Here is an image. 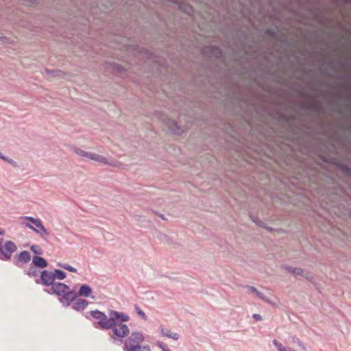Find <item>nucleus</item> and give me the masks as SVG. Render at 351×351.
Segmentation results:
<instances>
[{
  "label": "nucleus",
  "instance_id": "393cba45",
  "mask_svg": "<svg viewBox=\"0 0 351 351\" xmlns=\"http://www.w3.org/2000/svg\"><path fill=\"white\" fill-rule=\"evenodd\" d=\"M52 272L53 276L55 277V280L56 279L59 280H62L65 279L66 277V274L63 270H61L60 269H56Z\"/></svg>",
  "mask_w": 351,
  "mask_h": 351
},
{
  "label": "nucleus",
  "instance_id": "f3484780",
  "mask_svg": "<svg viewBox=\"0 0 351 351\" xmlns=\"http://www.w3.org/2000/svg\"><path fill=\"white\" fill-rule=\"evenodd\" d=\"M173 3L175 4V5H177L178 7V9L181 12H184V13H185V14H188L189 16H191V15L193 14L194 9L188 3H186L184 1H180L177 0V3Z\"/></svg>",
  "mask_w": 351,
  "mask_h": 351
},
{
  "label": "nucleus",
  "instance_id": "c03bdc74",
  "mask_svg": "<svg viewBox=\"0 0 351 351\" xmlns=\"http://www.w3.org/2000/svg\"><path fill=\"white\" fill-rule=\"evenodd\" d=\"M339 128L341 130H351V124L350 123H341L339 125Z\"/></svg>",
  "mask_w": 351,
  "mask_h": 351
},
{
  "label": "nucleus",
  "instance_id": "bb28decb",
  "mask_svg": "<svg viewBox=\"0 0 351 351\" xmlns=\"http://www.w3.org/2000/svg\"><path fill=\"white\" fill-rule=\"evenodd\" d=\"M57 266L59 267H61L64 269H66L70 272H73V273L77 272V269L75 267H73L66 263H58Z\"/></svg>",
  "mask_w": 351,
  "mask_h": 351
},
{
  "label": "nucleus",
  "instance_id": "c85d7f7f",
  "mask_svg": "<svg viewBox=\"0 0 351 351\" xmlns=\"http://www.w3.org/2000/svg\"><path fill=\"white\" fill-rule=\"evenodd\" d=\"M112 67L113 71H114L119 73H123L124 72L126 71V69L124 66H123L119 64H117V63H112Z\"/></svg>",
  "mask_w": 351,
  "mask_h": 351
},
{
  "label": "nucleus",
  "instance_id": "2f4dec72",
  "mask_svg": "<svg viewBox=\"0 0 351 351\" xmlns=\"http://www.w3.org/2000/svg\"><path fill=\"white\" fill-rule=\"evenodd\" d=\"M296 120V116L293 114H287V124L288 125H291L292 127H296L294 125V122Z\"/></svg>",
  "mask_w": 351,
  "mask_h": 351
},
{
  "label": "nucleus",
  "instance_id": "a211bd4d",
  "mask_svg": "<svg viewBox=\"0 0 351 351\" xmlns=\"http://www.w3.org/2000/svg\"><path fill=\"white\" fill-rule=\"evenodd\" d=\"M76 293L77 294V296H82L85 298L91 297L92 298H94V297L92 296L93 289L87 284H82V285H80L78 291L76 292Z\"/></svg>",
  "mask_w": 351,
  "mask_h": 351
},
{
  "label": "nucleus",
  "instance_id": "69168bd1",
  "mask_svg": "<svg viewBox=\"0 0 351 351\" xmlns=\"http://www.w3.org/2000/svg\"><path fill=\"white\" fill-rule=\"evenodd\" d=\"M348 84H351V80L350 82H348Z\"/></svg>",
  "mask_w": 351,
  "mask_h": 351
},
{
  "label": "nucleus",
  "instance_id": "a19ab883",
  "mask_svg": "<svg viewBox=\"0 0 351 351\" xmlns=\"http://www.w3.org/2000/svg\"><path fill=\"white\" fill-rule=\"evenodd\" d=\"M97 156H98V154H97L87 152L85 157L88 158L90 160L97 161Z\"/></svg>",
  "mask_w": 351,
  "mask_h": 351
},
{
  "label": "nucleus",
  "instance_id": "de8ad7c7",
  "mask_svg": "<svg viewBox=\"0 0 351 351\" xmlns=\"http://www.w3.org/2000/svg\"><path fill=\"white\" fill-rule=\"evenodd\" d=\"M281 43L283 45H285V46H287V47H289L291 46V40L289 38H282L281 40Z\"/></svg>",
  "mask_w": 351,
  "mask_h": 351
},
{
  "label": "nucleus",
  "instance_id": "aec40b11",
  "mask_svg": "<svg viewBox=\"0 0 351 351\" xmlns=\"http://www.w3.org/2000/svg\"><path fill=\"white\" fill-rule=\"evenodd\" d=\"M32 262L36 268L38 269H45L48 266L47 260L40 256H34L32 257Z\"/></svg>",
  "mask_w": 351,
  "mask_h": 351
},
{
  "label": "nucleus",
  "instance_id": "473e14b6",
  "mask_svg": "<svg viewBox=\"0 0 351 351\" xmlns=\"http://www.w3.org/2000/svg\"><path fill=\"white\" fill-rule=\"evenodd\" d=\"M250 219H252V221L257 226H259V227H263V225H264V223L263 221H261L258 217L256 216H254L253 215H250Z\"/></svg>",
  "mask_w": 351,
  "mask_h": 351
},
{
  "label": "nucleus",
  "instance_id": "bf43d9fd",
  "mask_svg": "<svg viewBox=\"0 0 351 351\" xmlns=\"http://www.w3.org/2000/svg\"><path fill=\"white\" fill-rule=\"evenodd\" d=\"M1 43H4V42H5V40H7V38L1 36Z\"/></svg>",
  "mask_w": 351,
  "mask_h": 351
},
{
  "label": "nucleus",
  "instance_id": "79ce46f5",
  "mask_svg": "<svg viewBox=\"0 0 351 351\" xmlns=\"http://www.w3.org/2000/svg\"><path fill=\"white\" fill-rule=\"evenodd\" d=\"M302 276L305 279L308 280L309 282H313V280H314V277H313V276L310 272H306V273L304 274V272L303 271V276Z\"/></svg>",
  "mask_w": 351,
  "mask_h": 351
},
{
  "label": "nucleus",
  "instance_id": "2eb2a0df",
  "mask_svg": "<svg viewBox=\"0 0 351 351\" xmlns=\"http://www.w3.org/2000/svg\"><path fill=\"white\" fill-rule=\"evenodd\" d=\"M67 285L60 282H55L51 286L49 290L45 289L44 291L49 295H56L57 296H60L63 291L66 289Z\"/></svg>",
  "mask_w": 351,
  "mask_h": 351
},
{
  "label": "nucleus",
  "instance_id": "9b49d317",
  "mask_svg": "<svg viewBox=\"0 0 351 351\" xmlns=\"http://www.w3.org/2000/svg\"><path fill=\"white\" fill-rule=\"evenodd\" d=\"M55 277L53 272L47 269H43L40 273V278H36V284H41L43 286H51L55 282Z\"/></svg>",
  "mask_w": 351,
  "mask_h": 351
},
{
  "label": "nucleus",
  "instance_id": "7c9ffc66",
  "mask_svg": "<svg viewBox=\"0 0 351 351\" xmlns=\"http://www.w3.org/2000/svg\"><path fill=\"white\" fill-rule=\"evenodd\" d=\"M134 309L136 313L145 321L147 319V316L143 312V311L136 304L134 305Z\"/></svg>",
  "mask_w": 351,
  "mask_h": 351
},
{
  "label": "nucleus",
  "instance_id": "9d476101",
  "mask_svg": "<svg viewBox=\"0 0 351 351\" xmlns=\"http://www.w3.org/2000/svg\"><path fill=\"white\" fill-rule=\"evenodd\" d=\"M65 289L59 298V302L62 304L65 307L69 306L71 304L74 302L77 298V294L73 290H71L69 285L66 286Z\"/></svg>",
  "mask_w": 351,
  "mask_h": 351
},
{
  "label": "nucleus",
  "instance_id": "f03ea898",
  "mask_svg": "<svg viewBox=\"0 0 351 351\" xmlns=\"http://www.w3.org/2000/svg\"><path fill=\"white\" fill-rule=\"evenodd\" d=\"M90 315L93 318L98 320L93 325L95 328L111 330V332H108V335L114 345L123 344V339L130 335L129 327L124 324L130 320V317L126 313L110 310L108 313L109 317H108L105 313L96 309L91 311Z\"/></svg>",
  "mask_w": 351,
  "mask_h": 351
},
{
  "label": "nucleus",
  "instance_id": "a18cd8bd",
  "mask_svg": "<svg viewBox=\"0 0 351 351\" xmlns=\"http://www.w3.org/2000/svg\"><path fill=\"white\" fill-rule=\"evenodd\" d=\"M29 277H31V278H38V272L37 270H34V271H29V273H27V274Z\"/></svg>",
  "mask_w": 351,
  "mask_h": 351
},
{
  "label": "nucleus",
  "instance_id": "e433bc0d",
  "mask_svg": "<svg viewBox=\"0 0 351 351\" xmlns=\"http://www.w3.org/2000/svg\"><path fill=\"white\" fill-rule=\"evenodd\" d=\"M73 152H74L76 154H77V155H79V156H82V157H85V156L86 155V152H87L84 151V150H82V149H81L80 148L77 147H74L73 148Z\"/></svg>",
  "mask_w": 351,
  "mask_h": 351
},
{
  "label": "nucleus",
  "instance_id": "5701e85b",
  "mask_svg": "<svg viewBox=\"0 0 351 351\" xmlns=\"http://www.w3.org/2000/svg\"><path fill=\"white\" fill-rule=\"evenodd\" d=\"M282 267L293 275L303 276V269L300 267H293L287 265H283Z\"/></svg>",
  "mask_w": 351,
  "mask_h": 351
},
{
  "label": "nucleus",
  "instance_id": "4468645a",
  "mask_svg": "<svg viewBox=\"0 0 351 351\" xmlns=\"http://www.w3.org/2000/svg\"><path fill=\"white\" fill-rule=\"evenodd\" d=\"M328 164L335 166L343 174L351 178V167L338 160L335 158H330Z\"/></svg>",
  "mask_w": 351,
  "mask_h": 351
},
{
  "label": "nucleus",
  "instance_id": "cd10ccee",
  "mask_svg": "<svg viewBox=\"0 0 351 351\" xmlns=\"http://www.w3.org/2000/svg\"><path fill=\"white\" fill-rule=\"evenodd\" d=\"M46 73L48 75H50L53 77H61L64 74V73L63 71H62L60 70H57V69H54V70L46 69Z\"/></svg>",
  "mask_w": 351,
  "mask_h": 351
},
{
  "label": "nucleus",
  "instance_id": "5fc2aeb1",
  "mask_svg": "<svg viewBox=\"0 0 351 351\" xmlns=\"http://www.w3.org/2000/svg\"><path fill=\"white\" fill-rule=\"evenodd\" d=\"M279 351H295L293 349L287 347H280Z\"/></svg>",
  "mask_w": 351,
  "mask_h": 351
},
{
  "label": "nucleus",
  "instance_id": "7ed1b4c3",
  "mask_svg": "<svg viewBox=\"0 0 351 351\" xmlns=\"http://www.w3.org/2000/svg\"><path fill=\"white\" fill-rule=\"evenodd\" d=\"M234 104L238 108L237 112L241 114L243 119L245 127L243 131L241 132V130H239V128L236 130L232 125L229 124V127L234 132L232 135L233 138L237 142L243 143L241 140L244 139L245 136H255L259 144L265 145V143L261 142L259 139L261 133L258 129V125L254 128L250 120V117L253 115L260 117V112L257 110L256 104L243 94H239L234 97Z\"/></svg>",
  "mask_w": 351,
  "mask_h": 351
},
{
  "label": "nucleus",
  "instance_id": "6ab92c4d",
  "mask_svg": "<svg viewBox=\"0 0 351 351\" xmlns=\"http://www.w3.org/2000/svg\"><path fill=\"white\" fill-rule=\"evenodd\" d=\"M88 304V302L86 300L78 298L74 303H73L72 308L76 311H82L86 308Z\"/></svg>",
  "mask_w": 351,
  "mask_h": 351
},
{
  "label": "nucleus",
  "instance_id": "13d9d810",
  "mask_svg": "<svg viewBox=\"0 0 351 351\" xmlns=\"http://www.w3.org/2000/svg\"><path fill=\"white\" fill-rule=\"evenodd\" d=\"M345 4H351V0H343Z\"/></svg>",
  "mask_w": 351,
  "mask_h": 351
},
{
  "label": "nucleus",
  "instance_id": "423d86ee",
  "mask_svg": "<svg viewBox=\"0 0 351 351\" xmlns=\"http://www.w3.org/2000/svg\"><path fill=\"white\" fill-rule=\"evenodd\" d=\"M201 53L203 56L209 59H215L225 64L226 58L223 54V51L216 45H207L202 47Z\"/></svg>",
  "mask_w": 351,
  "mask_h": 351
},
{
  "label": "nucleus",
  "instance_id": "58836bf2",
  "mask_svg": "<svg viewBox=\"0 0 351 351\" xmlns=\"http://www.w3.org/2000/svg\"><path fill=\"white\" fill-rule=\"evenodd\" d=\"M97 161L99 162H101L102 164H105V165H110L108 162V158L103 156H101V155H99L97 156Z\"/></svg>",
  "mask_w": 351,
  "mask_h": 351
},
{
  "label": "nucleus",
  "instance_id": "052dcab7",
  "mask_svg": "<svg viewBox=\"0 0 351 351\" xmlns=\"http://www.w3.org/2000/svg\"><path fill=\"white\" fill-rule=\"evenodd\" d=\"M158 216H159L161 219H165V216H164L162 214H160V215H158Z\"/></svg>",
  "mask_w": 351,
  "mask_h": 351
},
{
  "label": "nucleus",
  "instance_id": "20e7f679",
  "mask_svg": "<svg viewBox=\"0 0 351 351\" xmlns=\"http://www.w3.org/2000/svg\"><path fill=\"white\" fill-rule=\"evenodd\" d=\"M123 339V351H138L141 349V343L144 341L145 337L142 332L138 331L132 332L130 335Z\"/></svg>",
  "mask_w": 351,
  "mask_h": 351
},
{
  "label": "nucleus",
  "instance_id": "6e6552de",
  "mask_svg": "<svg viewBox=\"0 0 351 351\" xmlns=\"http://www.w3.org/2000/svg\"><path fill=\"white\" fill-rule=\"evenodd\" d=\"M24 219L32 223H25V226L36 233L39 234L42 237H43V234L48 235L49 234L40 219L29 216L24 217Z\"/></svg>",
  "mask_w": 351,
  "mask_h": 351
},
{
  "label": "nucleus",
  "instance_id": "72a5a7b5",
  "mask_svg": "<svg viewBox=\"0 0 351 351\" xmlns=\"http://www.w3.org/2000/svg\"><path fill=\"white\" fill-rule=\"evenodd\" d=\"M30 250L32 252H34L35 254H36V256L40 255L43 254V250L40 248V247L38 245H32L30 246Z\"/></svg>",
  "mask_w": 351,
  "mask_h": 351
},
{
  "label": "nucleus",
  "instance_id": "f257e3e1",
  "mask_svg": "<svg viewBox=\"0 0 351 351\" xmlns=\"http://www.w3.org/2000/svg\"><path fill=\"white\" fill-rule=\"evenodd\" d=\"M271 115L276 122L277 126H271L261 121L258 128L261 133L260 141L265 143V146H268L270 143H274L278 147L281 145H285L290 147L301 146L302 139L299 129L287 124V114L276 110Z\"/></svg>",
  "mask_w": 351,
  "mask_h": 351
},
{
  "label": "nucleus",
  "instance_id": "37998d69",
  "mask_svg": "<svg viewBox=\"0 0 351 351\" xmlns=\"http://www.w3.org/2000/svg\"><path fill=\"white\" fill-rule=\"evenodd\" d=\"M36 265H34L33 262H32V263H31V264H29V268H28L27 269H25V270L23 271V272H24V274H25V275H27V273H29V271H34V270H36Z\"/></svg>",
  "mask_w": 351,
  "mask_h": 351
},
{
  "label": "nucleus",
  "instance_id": "ddd939ff",
  "mask_svg": "<svg viewBox=\"0 0 351 351\" xmlns=\"http://www.w3.org/2000/svg\"><path fill=\"white\" fill-rule=\"evenodd\" d=\"M30 260V253L27 250H23L14 256L13 264L15 266L20 267L23 264L28 263Z\"/></svg>",
  "mask_w": 351,
  "mask_h": 351
},
{
  "label": "nucleus",
  "instance_id": "39448f33",
  "mask_svg": "<svg viewBox=\"0 0 351 351\" xmlns=\"http://www.w3.org/2000/svg\"><path fill=\"white\" fill-rule=\"evenodd\" d=\"M233 36L237 47L243 49L245 47L250 49H254L255 48L256 43L253 39L250 40V34L247 29L243 28L237 29Z\"/></svg>",
  "mask_w": 351,
  "mask_h": 351
},
{
  "label": "nucleus",
  "instance_id": "4d7b16f0",
  "mask_svg": "<svg viewBox=\"0 0 351 351\" xmlns=\"http://www.w3.org/2000/svg\"><path fill=\"white\" fill-rule=\"evenodd\" d=\"M142 349L145 351L150 350V348L148 346H142Z\"/></svg>",
  "mask_w": 351,
  "mask_h": 351
},
{
  "label": "nucleus",
  "instance_id": "8fccbe9b",
  "mask_svg": "<svg viewBox=\"0 0 351 351\" xmlns=\"http://www.w3.org/2000/svg\"><path fill=\"white\" fill-rule=\"evenodd\" d=\"M263 228L265 229L269 232H272L274 231V229L272 227L268 226L265 223H264Z\"/></svg>",
  "mask_w": 351,
  "mask_h": 351
},
{
  "label": "nucleus",
  "instance_id": "dca6fc26",
  "mask_svg": "<svg viewBox=\"0 0 351 351\" xmlns=\"http://www.w3.org/2000/svg\"><path fill=\"white\" fill-rule=\"evenodd\" d=\"M165 121L169 130L173 134L176 135H181L183 133L182 128L178 125L176 121L167 118Z\"/></svg>",
  "mask_w": 351,
  "mask_h": 351
},
{
  "label": "nucleus",
  "instance_id": "09e8293b",
  "mask_svg": "<svg viewBox=\"0 0 351 351\" xmlns=\"http://www.w3.org/2000/svg\"><path fill=\"white\" fill-rule=\"evenodd\" d=\"M247 288L253 293H255L256 295H258L259 291L253 286H247Z\"/></svg>",
  "mask_w": 351,
  "mask_h": 351
},
{
  "label": "nucleus",
  "instance_id": "3c124183",
  "mask_svg": "<svg viewBox=\"0 0 351 351\" xmlns=\"http://www.w3.org/2000/svg\"><path fill=\"white\" fill-rule=\"evenodd\" d=\"M273 343L278 348V351L280 347H283V346L276 339L273 341Z\"/></svg>",
  "mask_w": 351,
  "mask_h": 351
},
{
  "label": "nucleus",
  "instance_id": "c756f323",
  "mask_svg": "<svg viewBox=\"0 0 351 351\" xmlns=\"http://www.w3.org/2000/svg\"><path fill=\"white\" fill-rule=\"evenodd\" d=\"M311 0H288L289 5H292L294 3H297L300 6H304L305 3H308Z\"/></svg>",
  "mask_w": 351,
  "mask_h": 351
},
{
  "label": "nucleus",
  "instance_id": "0e129e2a",
  "mask_svg": "<svg viewBox=\"0 0 351 351\" xmlns=\"http://www.w3.org/2000/svg\"><path fill=\"white\" fill-rule=\"evenodd\" d=\"M244 53H245V55H247V51H244Z\"/></svg>",
  "mask_w": 351,
  "mask_h": 351
},
{
  "label": "nucleus",
  "instance_id": "f8f14e48",
  "mask_svg": "<svg viewBox=\"0 0 351 351\" xmlns=\"http://www.w3.org/2000/svg\"><path fill=\"white\" fill-rule=\"evenodd\" d=\"M17 250V246L14 242L7 241L4 245H1V260L10 261L12 254Z\"/></svg>",
  "mask_w": 351,
  "mask_h": 351
},
{
  "label": "nucleus",
  "instance_id": "412c9836",
  "mask_svg": "<svg viewBox=\"0 0 351 351\" xmlns=\"http://www.w3.org/2000/svg\"><path fill=\"white\" fill-rule=\"evenodd\" d=\"M260 72H261V73L259 75L258 79L256 82L260 86H262L265 83V82L267 79V77L268 75H271V72L269 70L265 69V68L261 69Z\"/></svg>",
  "mask_w": 351,
  "mask_h": 351
},
{
  "label": "nucleus",
  "instance_id": "49530a36",
  "mask_svg": "<svg viewBox=\"0 0 351 351\" xmlns=\"http://www.w3.org/2000/svg\"><path fill=\"white\" fill-rule=\"evenodd\" d=\"M157 346L160 348L162 351L169 348L166 344L161 341H158L156 343Z\"/></svg>",
  "mask_w": 351,
  "mask_h": 351
},
{
  "label": "nucleus",
  "instance_id": "6e6d98bb",
  "mask_svg": "<svg viewBox=\"0 0 351 351\" xmlns=\"http://www.w3.org/2000/svg\"><path fill=\"white\" fill-rule=\"evenodd\" d=\"M329 157H327L326 156H321V160L325 162V163H328V160H329Z\"/></svg>",
  "mask_w": 351,
  "mask_h": 351
},
{
  "label": "nucleus",
  "instance_id": "680f3d73",
  "mask_svg": "<svg viewBox=\"0 0 351 351\" xmlns=\"http://www.w3.org/2000/svg\"><path fill=\"white\" fill-rule=\"evenodd\" d=\"M1 236L3 235L4 231L3 230H1Z\"/></svg>",
  "mask_w": 351,
  "mask_h": 351
},
{
  "label": "nucleus",
  "instance_id": "864d4df0",
  "mask_svg": "<svg viewBox=\"0 0 351 351\" xmlns=\"http://www.w3.org/2000/svg\"><path fill=\"white\" fill-rule=\"evenodd\" d=\"M339 79H351V75L350 74H344V75H341L339 76Z\"/></svg>",
  "mask_w": 351,
  "mask_h": 351
},
{
  "label": "nucleus",
  "instance_id": "4c0bfd02",
  "mask_svg": "<svg viewBox=\"0 0 351 351\" xmlns=\"http://www.w3.org/2000/svg\"><path fill=\"white\" fill-rule=\"evenodd\" d=\"M257 296L261 300H263L264 302L268 304H271V300L263 293L259 291Z\"/></svg>",
  "mask_w": 351,
  "mask_h": 351
},
{
  "label": "nucleus",
  "instance_id": "ea45409f",
  "mask_svg": "<svg viewBox=\"0 0 351 351\" xmlns=\"http://www.w3.org/2000/svg\"><path fill=\"white\" fill-rule=\"evenodd\" d=\"M306 12L313 16L314 18L317 19V12L315 9L312 8H308L306 9Z\"/></svg>",
  "mask_w": 351,
  "mask_h": 351
},
{
  "label": "nucleus",
  "instance_id": "a878e982",
  "mask_svg": "<svg viewBox=\"0 0 351 351\" xmlns=\"http://www.w3.org/2000/svg\"><path fill=\"white\" fill-rule=\"evenodd\" d=\"M265 35L272 38H276L278 37L279 31L274 30L270 28H267L264 32Z\"/></svg>",
  "mask_w": 351,
  "mask_h": 351
},
{
  "label": "nucleus",
  "instance_id": "c9c22d12",
  "mask_svg": "<svg viewBox=\"0 0 351 351\" xmlns=\"http://www.w3.org/2000/svg\"><path fill=\"white\" fill-rule=\"evenodd\" d=\"M292 342L297 343L302 349L306 350L304 343L295 336L291 337Z\"/></svg>",
  "mask_w": 351,
  "mask_h": 351
},
{
  "label": "nucleus",
  "instance_id": "603ef678",
  "mask_svg": "<svg viewBox=\"0 0 351 351\" xmlns=\"http://www.w3.org/2000/svg\"><path fill=\"white\" fill-rule=\"evenodd\" d=\"M252 317L256 321H261L263 319L262 316L259 314H253Z\"/></svg>",
  "mask_w": 351,
  "mask_h": 351
},
{
  "label": "nucleus",
  "instance_id": "4be33fe9",
  "mask_svg": "<svg viewBox=\"0 0 351 351\" xmlns=\"http://www.w3.org/2000/svg\"><path fill=\"white\" fill-rule=\"evenodd\" d=\"M160 333L162 336L166 337L173 340H178L179 339V335L178 333L172 332L169 329H165L163 327H160Z\"/></svg>",
  "mask_w": 351,
  "mask_h": 351
},
{
  "label": "nucleus",
  "instance_id": "f704fd0d",
  "mask_svg": "<svg viewBox=\"0 0 351 351\" xmlns=\"http://www.w3.org/2000/svg\"><path fill=\"white\" fill-rule=\"evenodd\" d=\"M1 160H3L4 161L8 162V163H10L14 167H18L17 162L16 161L13 160L11 158H9L8 157H7L5 156H3V154H1Z\"/></svg>",
  "mask_w": 351,
  "mask_h": 351
},
{
  "label": "nucleus",
  "instance_id": "0eeeda50",
  "mask_svg": "<svg viewBox=\"0 0 351 351\" xmlns=\"http://www.w3.org/2000/svg\"><path fill=\"white\" fill-rule=\"evenodd\" d=\"M350 66V63L341 60H330L321 64L319 70L324 74H328V70L331 71H338L339 69H345Z\"/></svg>",
  "mask_w": 351,
  "mask_h": 351
},
{
  "label": "nucleus",
  "instance_id": "1a4fd4ad",
  "mask_svg": "<svg viewBox=\"0 0 351 351\" xmlns=\"http://www.w3.org/2000/svg\"><path fill=\"white\" fill-rule=\"evenodd\" d=\"M301 93L303 95H305L308 97V101L306 102L303 103L302 105V109H304V110H308L311 112H318L322 110V104L320 101L317 100V99H315L314 97L307 96L304 93L301 92Z\"/></svg>",
  "mask_w": 351,
  "mask_h": 351
},
{
  "label": "nucleus",
  "instance_id": "b1692460",
  "mask_svg": "<svg viewBox=\"0 0 351 351\" xmlns=\"http://www.w3.org/2000/svg\"><path fill=\"white\" fill-rule=\"evenodd\" d=\"M136 50L140 54L145 55L148 59L152 60L154 58V53L144 47L136 46Z\"/></svg>",
  "mask_w": 351,
  "mask_h": 351
},
{
  "label": "nucleus",
  "instance_id": "e2e57ef3",
  "mask_svg": "<svg viewBox=\"0 0 351 351\" xmlns=\"http://www.w3.org/2000/svg\"><path fill=\"white\" fill-rule=\"evenodd\" d=\"M138 351H145V350H143L142 349V346H141V349H140L139 350H138Z\"/></svg>",
  "mask_w": 351,
  "mask_h": 351
}]
</instances>
